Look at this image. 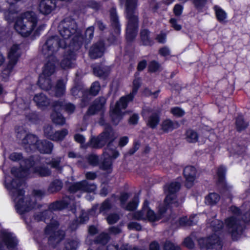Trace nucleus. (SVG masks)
<instances>
[{
  "label": "nucleus",
  "instance_id": "obj_1",
  "mask_svg": "<svg viewBox=\"0 0 250 250\" xmlns=\"http://www.w3.org/2000/svg\"><path fill=\"white\" fill-rule=\"evenodd\" d=\"M71 204L70 199L65 197L62 201H56L49 205L48 209L42 212H36L34 213L32 220L25 217L26 224L33 222L45 221L47 219L52 218L50 223L45 229V234L48 236V243L54 247V245L60 242L62 238L63 234L61 236V232L57 231L58 227V222L53 218V211L61 210L65 208L68 205Z\"/></svg>",
  "mask_w": 250,
  "mask_h": 250
},
{
  "label": "nucleus",
  "instance_id": "obj_2",
  "mask_svg": "<svg viewBox=\"0 0 250 250\" xmlns=\"http://www.w3.org/2000/svg\"><path fill=\"white\" fill-rule=\"evenodd\" d=\"M8 180L6 178L5 187L11 193L12 199L15 203L16 209L19 213L23 214L40 207L37 202L36 198L41 199L43 197L45 194L44 190H34L32 196L24 197V192L19 188L21 185V181L16 179L9 183L7 182Z\"/></svg>",
  "mask_w": 250,
  "mask_h": 250
},
{
  "label": "nucleus",
  "instance_id": "obj_3",
  "mask_svg": "<svg viewBox=\"0 0 250 250\" xmlns=\"http://www.w3.org/2000/svg\"><path fill=\"white\" fill-rule=\"evenodd\" d=\"M38 22L37 15L34 12L27 11L16 19L14 28L23 37H27L31 35L36 37L39 35L40 31L45 27L44 24L38 26Z\"/></svg>",
  "mask_w": 250,
  "mask_h": 250
},
{
  "label": "nucleus",
  "instance_id": "obj_4",
  "mask_svg": "<svg viewBox=\"0 0 250 250\" xmlns=\"http://www.w3.org/2000/svg\"><path fill=\"white\" fill-rule=\"evenodd\" d=\"M35 162L33 158L22 160L21 162V167H13L11 173L17 178L27 176L30 173H35L41 177H46L51 175V170L46 167L40 166L33 167Z\"/></svg>",
  "mask_w": 250,
  "mask_h": 250
},
{
  "label": "nucleus",
  "instance_id": "obj_5",
  "mask_svg": "<svg viewBox=\"0 0 250 250\" xmlns=\"http://www.w3.org/2000/svg\"><path fill=\"white\" fill-rule=\"evenodd\" d=\"M59 31L64 40L73 37V43L77 44V48L82 44L83 39L78 31L77 23L72 18L67 17L62 21L59 25Z\"/></svg>",
  "mask_w": 250,
  "mask_h": 250
},
{
  "label": "nucleus",
  "instance_id": "obj_6",
  "mask_svg": "<svg viewBox=\"0 0 250 250\" xmlns=\"http://www.w3.org/2000/svg\"><path fill=\"white\" fill-rule=\"evenodd\" d=\"M141 84L140 79H136L133 83V89L132 92L126 96L122 97L119 101L116 103L115 107L111 110L110 116L114 124L117 125L119 123L123 115L122 109H125L129 102L131 101L134 95L137 92Z\"/></svg>",
  "mask_w": 250,
  "mask_h": 250
},
{
  "label": "nucleus",
  "instance_id": "obj_7",
  "mask_svg": "<svg viewBox=\"0 0 250 250\" xmlns=\"http://www.w3.org/2000/svg\"><path fill=\"white\" fill-rule=\"evenodd\" d=\"M138 0H126V17L128 19L126 28V39L132 41L136 37L138 29V17L134 14V11L137 6Z\"/></svg>",
  "mask_w": 250,
  "mask_h": 250
},
{
  "label": "nucleus",
  "instance_id": "obj_8",
  "mask_svg": "<svg viewBox=\"0 0 250 250\" xmlns=\"http://www.w3.org/2000/svg\"><path fill=\"white\" fill-rule=\"evenodd\" d=\"M230 210L234 214V215L226 219V229L231 234L233 240H237L242 234L243 230L242 221L238 216L240 213V210L234 206L231 207Z\"/></svg>",
  "mask_w": 250,
  "mask_h": 250
},
{
  "label": "nucleus",
  "instance_id": "obj_9",
  "mask_svg": "<svg viewBox=\"0 0 250 250\" xmlns=\"http://www.w3.org/2000/svg\"><path fill=\"white\" fill-rule=\"evenodd\" d=\"M165 205L159 207L158 214H156L152 209L148 207V202L144 203V207L140 211L133 213V218L136 220L148 219L150 222H155L160 220L167 210V207Z\"/></svg>",
  "mask_w": 250,
  "mask_h": 250
},
{
  "label": "nucleus",
  "instance_id": "obj_10",
  "mask_svg": "<svg viewBox=\"0 0 250 250\" xmlns=\"http://www.w3.org/2000/svg\"><path fill=\"white\" fill-rule=\"evenodd\" d=\"M165 205L159 207L158 214H156L152 209L148 207V202L144 203V207L140 211L133 213V218L136 220L148 219L150 222H155L160 220L167 210V207Z\"/></svg>",
  "mask_w": 250,
  "mask_h": 250
},
{
  "label": "nucleus",
  "instance_id": "obj_11",
  "mask_svg": "<svg viewBox=\"0 0 250 250\" xmlns=\"http://www.w3.org/2000/svg\"><path fill=\"white\" fill-rule=\"evenodd\" d=\"M66 46L65 42L61 41L57 36H52L47 39L42 45V52L45 57L51 58L54 60L56 58L54 54L58 51L59 48H64Z\"/></svg>",
  "mask_w": 250,
  "mask_h": 250
},
{
  "label": "nucleus",
  "instance_id": "obj_12",
  "mask_svg": "<svg viewBox=\"0 0 250 250\" xmlns=\"http://www.w3.org/2000/svg\"><path fill=\"white\" fill-rule=\"evenodd\" d=\"M20 55L21 51L19 46L17 44L13 45L10 48L8 53V62L2 72V76L3 79H6L10 75Z\"/></svg>",
  "mask_w": 250,
  "mask_h": 250
},
{
  "label": "nucleus",
  "instance_id": "obj_13",
  "mask_svg": "<svg viewBox=\"0 0 250 250\" xmlns=\"http://www.w3.org/2000/svg\"><path fill=\"white\" fill-rule=\"evenodd\" d=\"M116 148V146L111 142L108 143L103 152L104 160L100 165L101 169L107 170L111 167L113 160L119 156V152Z\"/></svg>",
  "mask_w": 250,
  "mask_h": 250
},
{
  "label": "nucleus",
  "instance_id": "obj_14",
  "mask_svg": "<svg viewBox=\"0 0 250 250\" xmlns=\"http://www.w3.org/2000/svg\"><path fill=\"white\" fill-rule=\"evenodd\" d=\"M20 130L17 132V137L21 140V144L24 149L28 152L35 151L39 141L38 138L32 134H27L25 131L22 128H20Z\"/></svg>",
  "mask_w": 250,
  "mask_h": 250
},
{
  "label": "nucleus",
  "instance_id": "obj_15",
  "mask_svg": "<svg viewBox=\"0 0 250 250\" xmlns=\"http://www.w3.org/2000/svg\"><path fill=\"white\" fill-rule=\"evenodd\" d=\"M180 184L179 182H172L166 186L165 190L167 195L165 200V204L166 206L177 207L180 203L176 200L175 193L177 192L180 188Z\"/></svg>",
  "mask_w": 250,
  "mask_h": 250
},
{
  "label": "nucleus",
  "instance_id": "obj_16",
  "mask_svg": "<svg viewBox=\"0 0 250 250\" xmlns=\"http://www.w3.org/2000/svg\"><path fill=\"white\" fill-rule=\"evenodd\" d=\"M199 243L200 245L205 244L207 250H221L222 249L221 242L215 234L209 237L200 239Z\"/></svg>",
  "mask_w": 250,
  "mask_h": 250
},
{
  "label": "nucleus",
  "instance_id": "obj_17",
  "mask_svg": "<svg viewBox=\"0 0 250 250\" xmlns=\"http://www.w3.org/2000/svg\"><path fill=\"white\" fill-rule=\"evenodd\" d=\"M0 237L2 243L0 244V250L14 249L17 244V241L12 234L3 231L1 232Z\"/></svg>",
  "mask_w": 250,
  "mask_h": 250
},
{
  "label": "nucleus",
  "instance_id": "obj_18",
  "mask_svg": "<svg viewBox=\"0 0 250 250\" xmlns=\"http://www.w3.org/2000/svg\"><path fill=\"white\" fill-rule=\"evenodd\" d=\"M96 189V186L95 184H89L86 180L75 183L69 187V190L71 192H75L78 191L92 192Z\"/></svg>",
  "mask_w": 250,
  "mask_h": 250
},
{
  "label": "nucleus",
  "instance_id": "obj_19",
  "mask_svg": "<svg viewBox=\"0 0 250 250\" xmlns=\"http://www.w3.org/2000/svg\"><path fill=\"white\" fill-rule=\"evenodd\" d=\"M183 173L186 179L185 185L188 188H190L196 179V169L194 167L187 166L184 168Z\"/></svg>",
  "mask_w": 250,
  "mask_h": 250
},
{
  "label": "nucleus",
  "instance_id": "obj_20",
  "mask_svg": "<svg viewBox=\"0 0 250 250\" xmlns=\"http://www.w3.org/2000/svg\"><path fill=\"white\" fill-rule=\"evenodd\" d=\"M105 104L106 99L105 98L101 97L96 99L92 104L89 107L86 114L89 115H92L98 111L104 110Z\"/></svg>",
  "mask_w": 250,
  "mask_h": 250
},
{
  "label": "nucleus",
  "instance_id": "obj_21",
  "mask_svg": "<svg viewBox=\"0 0 250 250\" xmlns=\"http://www.w3.org/2000/svg\"><path fill=\"white\" fill-rule=\"evenodd\" d=\"M56 7L55 0H41L38 9L41 14L47 15L54 11Z\"/></svg>",
  "mask_w": 250,
  "mask_h": 250
},
{
  "label": "nucleus",
  "instance_id": "obj_22",
  "mask_svg": "<svg viewBox=\"0 0 250 250\" xmlns=\"http://www.w3.org/2000/svg\"><path fill=\"white\" fill-rule=\"evenodd\" d=\"M104 44L103 41H99L93 44L90 48L89 55L91 59L101 57L104 51Z\"/></svg>",
  "mask_w": 250,
  "mask_h": 250
},
{
  "label": "nucleus",
  "instance_id": "obj_23",
  "mask_svg": "<svg viewBox=\"0 0 250 250\" xmlns=\"http://www.w3.org/2000/svg\"><path fill=\"white\" fill-rule=\"evenodd\" d=\"M76 54L74 51L66 52L61 62V66L63 69H68L75 66Z\"/></svg>",
  "mask_w": 250,
  "mask_h": 250
},
{
  "label": "nucleus",
  "instance_id": "obj_24",
  "mask_svg": "<svg viewBox=\"0 0 250 250\" xmlns=\"http://www.w3.org/2000/svg\"><path fill=\"white\" fill-rule=\"evenodd\" d=\"M53 107L55 110H60L64 109L68 114L73 113L75 110V106L73 104L70 103H65L62 100L53 102Z\"/></svg>",
  "mask_w": 250,
  "mask_h": 250
},
{
  "label": "nucleus",
  "instance_id": "obj_25",
  "mask_svg": "<svg viewBox=\"0 0 250 250\" xmlns=\"http://www.w3.org/2000/svg\"><path fill=\"white\" fill-rule=\"evenodd\" d=\"M46 58L48 59V61L42 69V75L50 77L55 72V65L58 63V60L57 58H55L54 60H52L51 58Z\"/></svg>",
  "mask_w": 250,
  "mask_h": 250
},
{
  "label": "nucleus",
  "instance_id": "obj_26",
  "mask_svg": "<svg viewBox=\"0 0 250 250\" xmlns=\"http://www.w3.org/2000/svg\"><path fill=\"white\" fill-rule=\"evenodd\" d=\"M53 144L46 140H39L36 146V150L41 153L49 154L52 152Z\"/></svg>",
  "mask_w": 250,
  "mask_h": 250
},
{
  "label": "nucleus",
  "instance_id": "obj_27",
  "mask_svg": "<svg viewBox=\"0 0 250 250\" xmlns=\"http://www.w3.org/2000/svg\"><path fill=\"white\" fill-rule=\"evenodd\" d=\"M100 135L106 143L109 142V143L111 142L113 144V141L117 138L115 132L111 127L108 125L105 126L104 131Z\"/></svg>",
  "mask_w": 250,
  "mask_h": 250
},
{
  "label": "nucleus",
  "instance_id": "obj_28",
  "mask_svg": "<svg viewBox=\"0 0 250 250\" xmlns=\"http://www.w3.org/2000/svg\"><path fill=\"white\" fill-rule=\"evenodd\" d=\"M162 130L165 132H168L177 128L179 126L178 122L170 119L163 121L161 125Z\"/></svg>",
  "mask_w": 250,
  "mask_h": 250
},
{
  "label": "nucleus",
  "instance_id": "obj_29",
  "mask_svg": "<svg viewBox=\"0 0 250 250\" xmlns=\"http://www.w3.org/2000/svg\"><path fill=\"white\" fill-rule=\"evenodd\" d=\"M34 101L40 108L47 106L50 104L49 99L43 93L37 94L35 95Z\"/></svg>",
  "mask_w": 250,
  "mask_h": 250
},
{
  "label": "nucleus",
  "instance_id": "obj_30",
  "mask_svg": "<svg viewBox=\"0 0 250 250\" xmlns=\"http://www.w3.org/2000/svg\"><path fill=\"white\" fill-rule=\"evenodd\" d=\"M110 15L111 25L114 29V32L116 34H119L120 32V25L116 10L114 8L110 9Z\"/></svg>",
  "mask_w": 250,
  "mask_h": 250
},
{
  "label": "nucleus",
  "instance_id": "obj_31",
  "mask_svg": "<svg viewBox=\"0 0 250 250\" xmlns=\"http://www.w3.org/2000/svg\"><path fill=\"white\" fill-rule=\"evenodd\" d=\"M63 187V183L59 179L52 181L49 184L47 191L49 193H55L61 190Z\"/></svg>",
  "mask_w": 250,
  "mask_h": 250
},
{
  "label": "nucleus",
  "instance_id": "obj_32",
  "mask_svg": "<svg viewBox=\"0 0 250 250\" xmlns=\"http://www.w3.org/2000/svg\"><path fill=\"white\" fill-rule=\"evenodd\" d=\"M106 144L100 134L97 137H92L89 141L90 146L95 148H102Z\"/></svg>",
  "mask_w": 250,
  "mask_h": 250
},
{
  "label": "nucleus",
  "instance_id": "obj_33",
  "mask_svg": "<svg viewBox=\"0 0 250 250\" xmlns=\"http://www.w3.org/2000/svg\"><path fill=\"white\" fill-rule=\"evenodd\" d=\"M38 83L41 88L48 90L52 86V83L49 77L41 75L39 77Z\"/></svg>",
  "mask_w": 250,
  "mask_h": 250
},
{
  "label": "nucleus",
  "instance_id": "obj_34",
  "mask_svg": "<svg viewBox=\"0 0 250 250\" xmlns=\"http://www.w3.org/2000/svg\"><path fill=\"white\" fill-rule=\"evenodd\" d=\"M160 122V116L156 112L151 113L147 120V125L152 128L156 127Z\"/></svg>",
  "mask_w": 250,
  "mask_h": 250
},
{
  "label": "nucleus",
  "instance_id": "obj_35",
  "mask_svg": "<svg viewBox=\"0 0 250 250\" xmlns=\"http://www.w3.org/2000/svg\"><path fill=\"white\" fill-rule=\"evenodd\" d=\"M196 215H194L188 218L187 217H183L179 219V224L182 226H190L195 225L197 222Z\"/></svg>",
  "mask_w": 250,
  "mask_h": 250
},
{
  "label": "nucleus",
  "instance_id": "obj_36",
  "mask_svg": "<svg viewBox=\"0 0 250 250\" xmlns=\"http://www.w3.org/2000/svg\"><path fill=\"white\" fill-rule=\"evenodd\" d=\"M220 196L215 193H209L205 198V203L208 205H214L220 200Z\"/></svg>",
  "mask_w": 250,
  "mask_h": 250
},
{
  "label": "nucleus",
  "instance_id": "obj_37",
  "mask_svg": "<svg viewBox=\"0 0 250 250\" xmlns=\"http://www.w3.org/2000/svg\"><path fill=\"white\" fill-rule=\"evenodd\" d=\"M54 111L51 114V119L53 122L56 124L59 125H63L64 124L65 120L62 117V115L58 113L57 111H59L58 110H55L54 109Z\"/></svg>",
  "mask_w": 250,
  "mask_h": 250
},
{
  "label": "nucleus",
  "instance_id": "obj_38",
  "mask_svg": "<svg viewBox=\"0 0 250 250\" xmlns=\"http://www.w3.org/2000/svg\"><path fill=\"white\" fill-rule=\"evenodd\" d=\"M141 39L143 44L145 45H150L152 41L149 37V32L147 29L142 30L140 33Z\"/></svg>",
  "mask_w": 250,
  "mask_h": 250
},
{
  "label": "nucleus",
  "instance_id": "obj_39",
  "mask_svg": "<svg viewBox=\"0 0 250 250\" xmlns=\"http://www.w3.org/2000/svg\"><path fill=\"white\" fill-rule=\"evenodd\" d=\"M66 81L60 80L56 86V95L61 96L65 92Z\"/></svg>",
  "mask_w": 250,
  "mask_h": 250
},
{
  "label": "nucleus",
  "instance_id": "obj_40",
  "mask_svg": "<svg viewBox=\"0 0 250 250\" xmlns=\"http://www.w3.org/2000/svg\"><path fill=\"white\" fill-rule=\"evenodd\" d=\"M226 168L222 166L220 167L217 170L218 184L222 187L225 186V175Z\"/></svg>",
  "mask_w": 250,
  "mask_h": 250
},
{
  "label": "nucleus",
  "instance_id": "obj_41",
  "mask_svg": "<svg viewBox=\"0 0 250 250\" xmlns=\"http://www.w3.org/2000/svg\"><path fill=\"white\" fill-rule=\"evenodd\" d=\"M235 124L236 129L238 131H241L246 129L249 125L248 123L244 120L242 116H239L236 118Z\"/></svg>",
  "mask_w": 250,
  "mask_h": 250
},
{
  "label": "nucleus",
  "instance_id": "obj_42",
  "mask_svg": "<svg viewBox=\"0 0 250 250\" xmlns=\"http://www.w3.org/2000/svg\"><path fill=\"white\" fill-rule=\"evenodd\" d=\"M186 139L189 143H195L198 141V135L194 130L189 129L186 132Z\"/></svg>",
  "mask_w": 250,
  "mask_h": 250
},
{
  "label": "nucleus",
  "instance_id": "obj_43",
  "mask_svg": "<svg viewBox=\"0 0 250 250\" xmlns=\"http://www.w3.org/2000/svg\"><path fill=\"white\" fill-rule=\"evenodd\" d=\"M68 131L66 129L55 131L52 140L54 141H61L67 135Z\"/></svg>",
  "mask_w": 250,
  "mask_h": 250
},
{
  "label": "nucleus",
  "instance_id": "obj_44",
  "mask_svg": "<svg viewBox=\"0 0 250 250\" xmlns=\"http://www.w3.org/2000/svg\"><path fill=\"white\" fill-rule=\"evenodd\" d=\"M209 224V227L212 229L213 231L217 232L221 229L223 225V223L222 221L213 219V220L211 221L210 223H208Z\"/></svg>",
  "mask_w": 250,
  "mask_h": 250
},
{
  "label": "nucleus",
  "instance_id": "obj_45",
  "mask_svg": "<svg viewBox=\"0 0 250 250\" xmlns=\"http://www.w3.org/2000/svg\"><path fill=\"white\" fill-rule=\"evenodd\" d=\"M214 9L217 20L219 21H222L226 19L227 14L223 9L217 6H215Z\"/></svg>",
  "mask_w": 250,
  "mask_h": 250
},
{
  "label": "nucleus",
  "instance_id": "obj_46",
  "mask_svg": "<svg viewBox=\"0 0 250 250\" xmlns=\"http://www.w3.org/2000/svg\"><path fill=\"white\" fill-rule=\"evenodd\" d=\"M79 243L77 239L69 240L65 244L64 250H75L78 247Z\"/></svg>",
  "mask_w": 250,
  "mask_h": 250
},
{
  "label": "nucleus",
  "instance_id": "obj_47",
  "mask_svg": "<svg viewBox=\"0 0 250 250\" xmlns=\"http://www.w3.org/2000/svg\"><path fill=\"white\" fill-rule=\"evenodd\" d=\"M162 69L161 64L155 61H151L148 65L149 71L151 72L161 71Z\"/></svg>",
  "mask_w": 250,
  "mask_h": 250
},
{
  "label": "nucleus",
  "instance_id": "obj_48",
  "mask_svg": "<svg viewBox=\"0 0 250 250\" xmlns=\"http://www.w3.org/2000/svg\"><path fill=\"white\" fill-rule=\"evenodd\" d=\"M62 158L61 157H57L53 159L51 161L47 163V164L51 166L53 168H55L57 170H61L62 167L60 166Z\"/></svg>",
  "mask_w": 250,
  "mask_h": 250
},
{
  "label": "nucleus",
  "instance_id": "obj_49",
  "mask_svg": "<svg viewBox=\"0 0 250 250\" xmlns=\"http://www.w3.org/2000/svg\"><path fill=\"white\" fill-rule=\"evenodd\" d=\"M101 89V86L99 82H95L92 83L89 90L90 93L94 96L98 94Z\"/></svg>",
  "mask_w": 250,
  "mask_h": 250
},
{
  "label": "nucleus",
  "instance_id": "obj_50",
  "mask_svg": "<svg viewBox=\"0 0 250 250\" xmlns=\"http://www.w3.org/2000/svg\"><path fill=\"white\" fill-rule=\"evenodd\" d=\"M139 199L137 196L134 197L133 200L128 203L125 208L127 210H133L136 208L138 204Z\"/></svg>",
  "mask_w": 250,
  "mask_h": 250
},
{
  "label": "nucleus",
  "instance_id": "obj_51",
  "mask_svg": "<svg viewBox=\"0 0 250 250\" xmlns=\"http://www.w3.org/2000/svg\"><path fill=\"white\" fill-rule=\"evenodd\" d=\"M44 134L47 138L52 140L54 134L53 127L50 125H45L44 127Z\"/></svg>",
  "mask_w": 250,
  "mask_h": 250
},
{
  "label": "nucleus",
  "instance_id": "obj_52",
  "mask_svg": "<svg viewBox=\"0 0 250 250\" xmlns=\"http://www.w3.org/2000/svg\"><path fill=\"white\" fill-rule=\"evenodd\" d=\"M111 208V205L108 200H105L101 205L100 208V211L105 213Z\"/></svg>",
  "mask_w": 250,
  "mask_h": 250
},
{
  "label": "nucleus",
  "instance_id": "obj_53",
  "mask_svg": "<svg viewBox=\"0 0 250 250\" xmlns=\"http://www.w3.org/2000/svg\"><path fill=\"white\" fill-rule=\"evenodd\" d=\"M171 113L175 116L180 117L185 114V111L179 107H174L171 109Z\"/></svg>",
  "mask_w": 250,
  "mask_h": 250
},
{
  "label": "nucleus",
  "instance_id": "obj_54",
  "mask_svg": "<svg viewBox=\"0 0 250 250\" xmlns=\"http://www.w3.org/2000/svg\"><path fill=\"white\" fill-rule=\"evenodd\" d=\"M94 32V27L92 26L87 28L85 33V38L86 40L90 41L93 37Z\"/></svg>",
  "mask_w": 250,
  "mask_h": 250
},
{
  "label": "nucleus",
  "instance_id": "obj_55",
  "mask_svg": "<svg viewBox=\"0 0 250 250\" xmlns=\"http://www.w3.org/2000/svg\"><path fill=\"white\" fill-rule=\"evenodd\" d=\"M119 219V216L118 214L116 213L111 214L106 218V220L109 224H113L116 223Z\"/></svg>",
  "mask_w": 250,
  "mask_h": 250
},
{
  "label": "nucleus",
  "instance_id": "obj_56",
  "mask_svg": "<svg viewBox=\"0 0 250 250\" xmlns=\"http://www.w3.org/2000/svg\"><path fill=\"white\" fill-rule=\"evenodd\" d=\"M165 250H180L178 245L169 242L167 241L164 245Z\"/></svg>",
  "mask_w": 250,
  "mask_h": 250
},
{
  "label": "nucleus",
  "instance_id": "obj_57",
  "mask_svg": "<svg viewBox=\"0 0 250 250\" xmlns=\"http://www.w3.org/2000/svg\"><path fill=\"white\" fill-rule=\"evenodd\" d=\"M109 240V237L107 234L102 233L97 238V241L103 245L107 243Z\"/></svg>",
  "mask_w": 250,
  "mask_h": 250
},
{
  "label": "nucleus",
  "instance_id": "obj_58",
  "mask_svg": "<svg viewBox=\"0 0 250 250\" xmlns=\"http://www.w3.org/2000/svg\"><path fill=\"white\" fill-rule=\"evenodd\" d=\"M89 163L92 166H96L98 163V158L96 155L91 154L87 157Z\"/></svg>",
  "mask_w": 250,
  "mask_h": 250
},
{
  "label": "nucleus",
  "instance_id": "obj_59",
  "mask_svg": "<svg viewBox=\"0 0 250 250\" xmlns=\"http://www.w3.org/2000/svg\"><path fill=\"white\" fill-rule=\"evenodd\" d=\"M23 158L21 153L13 152L9 156V159L13 161H19Z\"/></svg>",
  "mask_w": 250,
  "mask_h": 250
},
{
  "label": "nucleus",
  "instance_id": "obj_60",
  "mask_svg": "<svg viewBox=\"0 0 250 250\" xmlns=\"http://www.w3.org/2000/svg\"><path fill=\"white\" fill-rule=\"evenodd\" d=\"M128 228L130 229L140 230L142 229L141 225L137 222H130L128 224Z\"/></svg>",
  "mask_w": 250,
  "mask_h": 250
},
{
  "label": "nucleus",
  "instance_id": "obj_61",
  "mask_svg": "<svg viewBox=\"0 0 250 250\" xmlns=\"http://www.w3.org/2000/svg\"><path fill=\"white\" fill-rule=\"evenodd\" d=\"M93 72L95 75L99 77H101L104 74V70L100 66H96L94 67Z\"/></svg>",
  "mask_w": 250,
  "mask_h": 250
},
{
  "label": "nucleus",
  "instance_id": "obj_62",
  "mask_svg": "<svg viewBox=\"0 0 250 250\" xmlns=\"http://www.w3.org/2000/svg\"><path fill=\"white\" fill-rule=\"evenodd\" d=\"M184 244L186 247L189 249H192L194 247V243L189 237H187L185 239Z\"/></svg>",
  "mask_w": 250,
  "mask_h": 250
},
{
  "label": "nucleus",
  "instance_id": "obj_63",
  "mask_svg": "<svg viewBox=\"0 0 250 250\" xmlns=\"http://www.w3.org/2000/svg\"><path fill=\"white\" fill-rule=\"evenodd\" d=\"M159 53L163 56H167L170 55V51L169 49L166 46L161 48L159 51Z\"/></svg>",
  "mask_w": 250,
  "mask_h": 250
},
{
  "label": "nucleus",
  "instance_id": "obj_64",
  "mask_svg": "<svg viewBox=\"0 0 250 250\" xmlns=\"http://www.w3.org/2000/svg\"><path fill=\"white\" fill-rule=\"evenodd\" d=\"M183 7L180 4H177L175 5L173 12L176 16H179L182 13Z\"/></svg>",
  "mask_w": 250,
  "mask_h": 250
}]
</instances>
